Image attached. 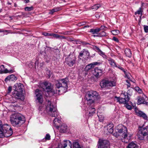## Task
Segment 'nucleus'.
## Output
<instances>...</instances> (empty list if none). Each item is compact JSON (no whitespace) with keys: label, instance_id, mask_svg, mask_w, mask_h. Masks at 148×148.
I'll return each instance as SVG.
<instances>
[{"label":"nucleus","instance_id":"obj_1","mask_svg":"<svg viewBox=\"0 0 148 148\" xmlns=\"http://www.w3.org/2000/svg\"><path fill=\"white\" fill-rule=\"evenodd\" d=\"M69 80L66 78L60 80L59 81H57L56 83V86L57 89L56 90H52L51 87V84L47 82H43L40 85L44 90L47 92L51 91L53 92L55 94H61L65 93L67 90V83Z\"/></svg>","mask_w":148,"mask_h":148},{"label":"nucleus","instance_id":"obj_2","mask_svg":"<svg viewBox=\"0 0 148 148\" xmlns=\"http://www.w3.org/2000/svg\"><path fill=\"white\" fill-rule=\"evenodd\" d=\"M10 121L13 126L19 127L25 122V120L23 115L19 113H15L11 115Z\"/></svg>","mask_w":148,"mask_h":148},{"label":"nucleus","instance_id":"obj_3","mask_svg":"<svg viewBox=\"0 0 148 148\" xmlns=\"http://www.w3.org/2000/svg\"><path fill=\"white\" fill-rule=\"evenodd\" d=\"M46 109L48 111V114L52 117H57L59 116V113L58 112L56 106L54 105L52 103H51L50 101L48 100L47 103ZM57 121L60 123V120L58 118H55L53 121V123L55 124H57L56 122Z\"/></svg>","mask_w":148,"mask_h":148},{"label":"nucleus","instance_id":"obj_4","mask_svg":"<svg viewBox=\"0 0 148 148\" xmlns=\"http://www.w3.org/2000/svg\"><path fill=\"white\" fill-rule=\"evenodd\" d=\"M13 133L10 125L7 124H3L2 121L0 120V138L10 136L12 135Z\"/></svg>","mask_w":148,"mask_h":148},{"label":"nucleus","instance_id":"obj_5","mask_svg":"<svg viewBox=\"0 0 148 148\" xmlns=\"http://www.w3.org/2000/svg\"><path fill=\"white\" fill-rule=\"evenodd\" d=\"M23 85L20 83H18L15 84L13 86V89L14 91L12 92V95L16 98L23 100L24 97L22 95Z\"/></svg>","mask_w":148,"mask_h":148},{"label":"nucleus","instance_id":"obj_6","mask_svg":"<svg viewBox=\"0 0 148 148\" xmlns=\"http://www.w3.org/2000/svg\"><path fill=\"white\" fill-rule=\"evenodd\" d=\"M98 95V93L95 91L90 90L87 92L85 95V98L88 104L90 105L93 103Z\"/></svg>","mask_w":148,"mask_h":148},{"label":"nucleus","instance_id":"obj_7","mask_svg":"<svg viewBox=\"0 0 148 148\" xmlns=\"http://www.w3.org/2000/svg\"><path fill=\"white\" fill-rule=\"evenodd\" d=\"M118 131L116 132V134H114L113 135L116 138H118L119 136L122 137V138L124 139L126 138L127 136V128L123 126L121 128L117 129ZM120 138L122 139V138L120 137Z\"/></svg>","mask_w":148,"mask_h":148},{"label":"nucleus","instance_id":"obj_8","mask_svg":"<svg viewBox=\"0 0 148 148\" xmlns=\"http://www.w3.org/2000/svg\"><path fill=\"white\" fill-rule=\"evenodd\" d=\"M100 85L102 88H109L116 86V82L108 80L103 79L100 83Z\"/></svg>","mask_w":148,"mask_h":148},{"label":"nucleus","instance_id":"obj_9","mask_svg":"<svg viewBox=\"0 0 148 148\" xmlns=\"http://www.w3.org/2000/svg\"><path fill=\"white\" fill-rule=\"evenodd\" d=\"M130 94L127 92H124L121 94V96L122 97L120 98L116 97L117 98L118 102L120 103L125 104L128 102L130 100Z\"/></svg>","mask_w":148,"mask_h":148},{"label":"nucleus","instance_id":"obj_10","mask_svg":"<svg viewBox=\"0 0 148 148\" xmlns=\"http://www.w3.org/2000/svg\"><path fill=\"white\" fill-rule=\"evenodd\" d=\"M76 60V58L75 56L73 55H70L65 59L66 63L70 67H72L75 64Z\"/></svg>","mask_w":148,"mask_h":148},{"label":"nucleus","instance_id":"obj_11","mask_svg":"<svg viewBox=\"0 0 148 148\" xmlns=\"http://www.w3.org/2000/svg\"><path fill=\"white\" fill-rule=\"evenodd\" d=\"M98 148H110V143L108 141L99 139L97 145Z\"/></svg>","mask_w":148,"mask_h":148},{"label":"nucleus","instance_id":"obj_12","mask_svg":"<svg viewBox=\"0 0 148 148\" xmlns=\"http://www.w3.org/2000/svg\"><path fill=\"white\" fill-rule=\"evenodd\" d=\"M147 129L146 127H141L138 131L137 136L140 140H143L144 136L147 135Z\"/></svg>","mask_w":148,"mask_h":148},{"label":"nucleus","instance_id":"obj_13","mask_svg":"<svg viewBox=\"0 0 148 148\" xmlns=\"http://www.w3.org/2000/svg\"><path fill=\"white\" fill-rule=\"evenodd\" d=\"M92 73L96 78H99L103 75V69H100L98 67H96L93 71Z\"/></svg>","mask_w":148,"mask_h":148},{"label":"nucleus","instance_id":"obj_14","mask_svg":"<svg viewBox=\"0 0 148 148\" xmlns=\"http://www.w3.org/2000/svg\"><path fill=\"white\" fill-rule=\"evenodd\" d=\"M72 144L69 140H64L62 142V144L58 145L57 148H72Z\"/></svg>","mask_w":148,"mask_h":148},{"label":"nucleus","instance_id":"obj_15","mask_svg":"<svg viewBox=\"0 0 148 148\" xmlns=\"http://www.w3.org/2000/svg\"><path fill=\"white\" fill-rule=\"evenodd\" d=\"M95 53L92 55L90 56L88 51L86 49H84L82 51L79 53V57H85L88 58H92L95 55Z\"/></svg>","mask_w":148,"mask_h":148},{"label":"nucleus","instance_id":"obj_16","mask_svg":"<svg viewBox=\"0 0 148 148\" xmlns=\"http://www.w3.org/2000/svg\"><path fill=\"white\" fill-rule=\"evenodd\" d=\"M35 94L37 100L40 103H42L43 101L42 92L38 89H37L35 90Z\"/></svg>","mask_w":148,"mask_h":148},{"label":"nucleus","instance_id":"obj_17","mask_svg":"<svg viewBox=\"0 0 148 148\" xmlns=\"http://www.w3.org/2000/svg\"><path fill=\"white\" fill-rule=\"evenodd\" d=\"M100 64V63L97 62L92 63L87 65L84 69V70L85 71H88L92 68H93L95 66L97 65H99Z\"/></svg>","mask_w":148,"mask_h":148},{"label":"nucleus","instance_id":"obj_18","mask_svg":"<svg viewBox=\"0 0 148 148\" xmlns=\"http://www.w3.org/2000/svg\"><path fill=\"white\" fill-rule=\"evenodd\" d=\"M17 77L14 75L12 74L7 77L5 79V81L7 82L9 81H15L16 80Z\"/></svg>","mask_w":148,"mask_h":148},{"label":"nucleus","instance_id":"obj_19","mask_svg":"<svg viewBox=\"0 0 148 148\" xmlns=\"http://www.w3.org/2000/svg\"><path fill=\"white\" fill-rule=\"evenodd\" d=\"M114 125L112 123H110L107 126V130L110 133H112L113 132Z\"/></svg>","mask_w":148,"mask_h":148},{"label":"nucleus","instance_id":"obj_20","mask_svg":"<svg viewBox=\"0 0 148 148\" xmlns=\"http://www.w3.org/2000/svg\"><path fill=\"white\" fill-rule=\"evenodd\" d=\"M108 61L112 67L114 68L115 66H116V63L114 60L112 58H109L108 59Z\"/></svg>","mask_w":148,"mask_h":148},{"label":"nucleus","instance_id":"obj_21","mask_svg":"<svg viewBox=\"0 0 148 148\" xmlns=\"http://www.w3.org/2000/svg\"><path fill=\"white\" fill-rule=\"evenodd\" d=\"M146 102L145 101L143 98L142 97H139L137 103L138 105H139L142 103L145 104Z\"/></svg>","mask_w":148,"mask_h":148},{"label":"nucleus","instance_id":"obj_22","mask_svg":"<svg viewBox=\"0 0 148 148\" xmlns=\"http://www.w3.org/2000/svg\"><path fill=\"white\" fill-rule=\"evenodd\" d=\"M95 108H90L88 109L89 112V116H91L93 115V114L95 113Z\"/></svg>","mask_w":148,"mask_h":148},{"label":"nucleus","instance_id":"obj_23","mask_svg":"<svg viewBox=\"0 0 148 148\" xmlns=\"http://www.w3.org/2000/svg\"><path fill=\"white\" fill-rule=\"evenodd\" d=\"M60 10L61 8L59 7L54 8L53 9L50 10L49 14H52L54 12L58 11Z\"/></svg>","mask_w":148,"mask_h":148},{"label":"nucleus","instance_id":"obj_24","mask_svg":"<svg viewBox=\"0 0 148 148\" xmlns=\"http://www.w3.org/2000/svg\"><path fill=\"white\" fill-rule=\"evenodd\" d=\"M124 51L126 56L127 57H130L132 56L131 52L130 49H126Z\"/></svg>","mask_w":148,"mask_h":148},{"label":"nucleus","instance_id":"obj_25","mask_svg":"<svg viewBox=\"0 0 148 148\" xmlns=\"http://www.w3.org/2000/svg\"><path fill=\"white\" fill-rule=\"evenodd\" d=\"M99 32V28H97L96 29H92L90 30L89 32L92 33L93 34H97Z\"/></svg>","mask_w":148,"mask_h":148},{"label":"nucleus","instance_id":"obj_26","mask_svg":"<svg viewBox=\"0 0 148 148\" xmlns=\"http://www.w3.org/2000/svg\"><path fill=\"white\" fill-rule=\"evenodd\" d=\"M67 129V126L65 124L61 125L60 127V131L61 132H65Z\"/></svg>","mask_w":148,"mask_h":148},{"label":"nucleus","instance_id":"obj_27","mask_svg":"<svg viewBox=\"0 0 148 148\" xmlns=\"http://www.w3.org/2000/svg\"><path fill=\"white\" fill-rule=\"evenodd\" d=\"M138 114L139 116L143 117L144 119H146L147 118L146 115L141 111H139Z\"/></svg>","mask_w":148,"mask_h":148},{"label":"nucleus","instance_id":"obj_28","mask_svg":"<svg viewBox=\"0 0 148 148\" xmlns=\"http://www.w3.org/2000/svg\"><path fill=\"white\" fill-rule=\"evenodd\" d=\"M128 148H137L136 145L135 143L132 142L130 143L128 146Z\"/></svg>","mask_w":148,"mask_h":148},{"label":"nucleus","instance_id":"obj_29","mask_svg":"<svg viewBox=\"0 0 148 148\" xmlns=\"http://www.w3.org/2000/svg\"><path fill=\"white\" fill-rule=\"evenodd\" d=\"M73 145L74 148H81V146L78 142H74Z\"/></svg>","mask_w":148,"mask_h":148},{"label":"nucleus","instance_id":"obj_30","mask_svg":"<svg viewBox=\"0 0 148 148\" xmlns=\"http://www.w3.org/2000/svg\"><path fill=\"white\" fill-rule=\"evenodd\" d=\"M101 6V5L99 4H97L94 5L92 7V9L95 10H97Z\"/></svg>","mask_w":148,"mask_h":148},{"label":"nucleus","instance_id":"obj_31","mask_svg":"<svg viewBox=\"0 0 148 148\" xmlns=\"http://www.w3.org/2000/svg\"><path fill=\"white\" fill-rule=\"evenodd\" d=\"M111 32L114 35H117L120 33V32L118 30H114L112 31Z\"/></svg>","mask_w":148,"mask_h":148},{"label":"nucleus","instance_id":"obj_32","mask_svg":"<svg viewBox=\"0 0 148 148\" xmlns=\"http://www.w3.org/2000/svg\"><path fill=\"white\" fill-rule=\"evenodd\" d=\"M99 54L102 56L103 58H106V56L105 54V53L103 52L101 50L98 52Z\"/></svg>","mask_w":148,"mask_h":148},{"label":"nucleus","instance_id":"obj_33","mask_svg":"<svg viewBox=\"0 0 148 148\" xmlns=\"http://www.w3.org/2000/svg\"><path fill=\"white\" fill-rule=\"evenodd\" d=\"M140 14L142 15V11H141V8H140L135 13V15H136L137 14Z\"/></svg>","mask_w":148,"mask_h":148},{"label":"nucleus","instance_id":"obj_34","mask_svg":"<svg viewBox=\"0 0 148 148\" xmlns=\"http://www.w3.org/2000/svg\"><path fill=\"white\" fill-rule=\"evenodd\" d=\"M123 72L125 75V77H126L129 79L130 78V74L129 73L125 71H123Z\"/></svg>","mask_w":148,"mask_h":148},{"label":"nucleus","instance_id":"obj_35","mask_svg":"<svg viewBox=\"0 0 148 148\" xmlns=\"http://www.w3.org/2000/svg\"><path fill=\"white\" fill-rule=\"evenodd\" d=\"M33 9V8L32 6L31 7H26L25 8V11H30Z\"/></svg>","mask_w":148,"mask_h":148},{"label":"nucleus","instance_id":"obj_36","mask_svg":"<svg viewBox=\"0 0 148 148\" xmlns=\"http://www.w3.org/2000/svg\"><path fill=\"white\" fill-rule=\"evenodd\" d=\"M107 29V27L103 25H101L100 27L99 28V32L101 30H106Z\"/></svg>","mask_w":148,"mask_h":148},{"label":"nucleus","instance_id":"obj_37","mask_svg":"<svg viewBox=\"0 0 148 148\" xmlns=\"http://www.w3.org/2000/svg\"><path fill=\"white\" fill-rule=\"evenodd\" d=\"M50 136L49 134H47L45 138L43 139V140H44V139L46 140H49L50 139Z\"/></svg>","mask_w":148,"mask_h":148},{"label":"nucleus","instance_id":"obj_38","mask_svg":"<svg viewBox=\"0 0 148 148\" xmlns=\"http://www.w3.org/2000/svg\"><path fill=\"white\" fill-rule=\"evenodd\" d=\"M136 90L139 93H142V90L140 89L138 87H135Z\"/></svg>","mask_w":148,"mask_h":148},{"label":"nucleus","instance_id":"obj_39","mask_svg":"<svg viewBox=\"0 0 148 148\" xmlns=\"http://www.w3.org/2000/svg\"><path fill=\"white\" fill-rule=\"evenodd\" d=\"M93 48L94 50H95L97 52L101 50L98 47L96 46H94Z\"/></svg>","mask_w":148,"mask_h":148},{"label":"nucleus","instance_id":"obj_40","mask_svg":"<svg viewBox=\"0 0 148 148\" xmlns=\"http://www.w3.org/2000/svg\"><path fill=\"white\" fill-rule=\"evenodd\" d=\"M125 104V106L126 108L128 110H131L132 109V106L128 104V103H126Z\"/></svg>","mask_w":148,"mask_h":148},{"label":"nucleus","instance_id":"obj_41","mask_svg":"<svg viewBox=\"0 0 148 148\" xmlns=\"http://www.w3.org/2000/svg\"><path fill=\"white\" fill-rule=\"evenodd\" d=\"M99 34L101 36H106V33L103 31L101 32Z\"/></svg>","mask_w":148,"mask_h":148},{"label":"nucleus","instance_id":"obj_42","mask_svg":"<svg viewBox=\"0 0 148 148\" xmlns=\"http://www.w3.org/2000/svg\"><path fill=\"white\" fill-rule=\"evenodd\" d=\"M144 28L145 32L147 33L148 32V26L146 25L144 26Z\"/></svg>","mask_w":148,"mask_h":148},{"label":"nucleus","instance_id":"obj_43","mask_svg":"<svg viewBox=\"0 0 148 148\" xmlns=\"http://www.w3.org/2000/svg\"><path fill=\"white\" fill-rule=\"evenodd\" d=\"M112 39L113 40L116 42H119L118 39L115 37H114Z\"/></svg>","mask_w":148,"mask_h":148},{"label":"nucleus","instance_id":"obj_44","mask_svg":"<svg viewBox=\"0 0 148 148\" xmlns=\"http://www.w3.org/2000/svg\"><path fill=\"white\" fill-rule=\"evenodd\" d=\"M43 35L45 36H51V34L47 33H43Z\"/></svg>","mask_w":148,"mask_h":148},{"label":"nucleus","instance_id":"obj_45","mask_svg":"<svg viewBox=\"0 0 148 148\" xmlns=\"http://www.w3.org/2000/svg\"><path fill=\"white\" fill-rule=\"evenodd\" d=\"M12 87L11 86H9L8 88V93H10L12 91Z\"/></svg>","mask_w":148,"mask_h":148},{"label":"nucleus","instance_id":"obj_46","mask_svg":"<svg viewBox=\"0 0 148 148\" xmlns=\"http://www.w3.org/2000/svg\"><path fill=\"white\" fill-rule=\"evenodd\" d=\"M29 2V0H24V3H27Z\"/></svg>","mask_w":148,"mask_h":148},{"label":"nucleus","instance_id":"obj_47","mask_svg":"<svg viewBox=\"0 0 148 148\" xmlns=\"http://www.w3.org/2000/svg\"><path fill=\"white\" fill-rule=\"evenodd\" d=\"M60 37V36L58 34H56L55 35V36H54V37L56 38H59Z\"/></svg>","mask_w":148,"mask_h":148},{"label":"nucleus","instance_id":"obj_48","mask_svg":"<svg viewBox=\"0 0 148 148\" xmlns=\"http://www.w3.org/2000/svg\"><path fill=\"white\" fill-rule=\"evenodd\" d=\"M126 82H127V83H128V84H127V86L128 87H130V84L129 83V81L128 80H126Z\"/></svg>","mask_w":148,"mask_h":148},{"label":"nucleus","instance_id":"obj_49","mask_svg":"<svg viewBox=\"0 0 148 148\" xmlns=\"http://www.w3.org/2000/svg\"><path fill=\"white\" fill-rule=\"evenodd\" d=\"M119 69L122 71L123 72V71H125L124 69H123V68L121 66L119 68Z\"/></svg>","mask_w":148,"mask_h":148},{"label":"nucleus","instance_id":"obj_50","mask_svg":"<svg viewBox=\"0 0 148 148\" xmlns=\"http://www.w3.org/2000/svg\"><path fill=\"white\" fill-rule=\"evenodd\" d=\"M51 34V36H52L53 37H54V36H55V35L56 34Z\"/></svg>","mask_w":148,"mask_h":148},{"label":"nucleus","instance_id":"obj_51","mask_svg":"<svg viewBox=\"0 0 148 148\" xmlns=\"http://www.w3.org/2000/svg\"><path fill=\"white\" fill-rule=\"evenodd\" d=\"M60 38H63L65 39L66 38L65 36H60Z\"/></svg>","mask_w":148,"mask_h":148},{"label":"nucleus","instance_id":"obj_52","mask_svg":"<svg viewBox=\"0 0 148 148\" xmlns=\"http://www.w3.org/2000/svg\"><path fill=\"white\" fill-rule=\"evenodd\" d=\"M116 66H115V67H117V68H118V69H119V68L121 66H119V65H117L116 64Z\"/></svg>","mask_w":148,"mask_h":148},{"label":"nucleus","instance_id":"obj_53","mask_svg":"<svg viewBox=\"0 0 148 148\" xmlns=\"http://www.w3.org/2000/svg\"><path fill=\"white\" fill-rule=\"evenodd\" d=\"M98 116L99 118V120L100 121H102L103 120V119H100V118L99 116L98 115Z\"/></svg>","mask_w":148,"mask_h":148},{"label":"nucleus","instance_id":"obj_54","mask_svg":"<svg viewBox=\"0 0 148 148\" xmlns=\"http://www.w3.org/2000/svg\"><path fill=\"white\" fill-rule=\"evenodd\" d=\"M147 142H148V131L147 130Z\"/></svg>","mask_w":148,"mask_h":148},{"label":"nucleus","instance_id":"obj_55","mask_svg":"<svg viewBox=\"0 0 148 148\" xmlns=\"http://www.w3.org/2000/svg\"><path fill=\"white\" fill-rule=\"evenodd\" d=\"M7 4L8 5H11V3L9 2H8L7 3Z\"/></svg>","mask_w":148,"mask_h":148},{"label":"nucleus","instance_id":"obj_56","mask_svg":"<svg viewBox=\"0 0 148 148\" xmlns=\"http://www.w3.org/2000/svg\"><path fill=\"white\" fill-rule=\"evenodd\" d=\"M4 65H1L0 67H4Z\"/></svg>","mask_w":148,"mask_h":148},{"label":"nucleus","instance_id":"obj_57","mask_svg":"<svg viewBox=\"0 0 148 148\" xmlns=\"http://www.w3.org/2000/svg\"><path fill=\"white\" fill-rule=\"evenodd\" d=\"M84 45H87V44H89L88 43H84V44H83Z\"/></svg>","mask_w":148,"mask_h":148},{"label":"nucleus","instance_id":"obj_58","mask_svg":"<svg viewBox=\"0 0 148 148\" xmlns=\"http://www.w3.org/2000/svg\"><path fill=\"white\" fill-rule=\"evenodd\" d=\"M95 36H96L95 35H94V37H95ZM99 36V35H97V36Z\"/></svg>","mask_w":148,"mask_h":148},{"label":"nucleus","instance_id":"obj_59","mask_svg":"<svg viewBox=\"0 0 148 148\" xmlns=\"http://www.w3.org/2000/svg\"><path fill=\"white\" fill-rule=\"evenodd\" d=\"M5 32H7V30H5Z\"/></svg>","mask_w":148,"mask_h":148},{"label":"nucleus","instance_id":"obj_60","mask_svg":"<svg viewBox=\"0 0 148 148\" xmlns=\"http://www.w3.org/2000/svg\"><path fill=\"white\" fill-rule=\"evenodd\" d=\"M2 31H0V32H2Z\"/></svg>","mask_w":148,"mask_h":148}]
</instances>
